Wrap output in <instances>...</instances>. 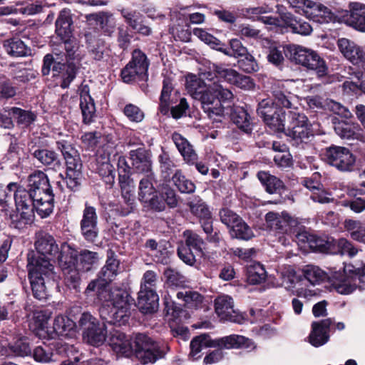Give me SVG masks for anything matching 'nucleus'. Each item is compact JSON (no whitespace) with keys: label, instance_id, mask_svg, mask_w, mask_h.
Instances as JSON below:
<instances>
[{"label":"nucleus","instance_id":"864d4df0","mask_svg":"<svg viewBox=\"0 0 365 365\" xmlns=\"http://www.w3.org/2000/svg\"><path fill=\"white\" fill-rule=\"evenodd\" d=\"M80 262L77 264L78 272L80 270L88 272L91 269L93 264L97 263L98 260V255L97 252L89 250L81 251L79 257Z\"/></svg>","mask_w":365,"mask_h":365},{"label":"nucleus","instance_id":"a211bd4d","mask_svg":"<svg viewBox=\"0 0 365 365\" xmlns=\"http://www.w3.org/2000/svg\"><path fill=\"white\" fill-rule=\"evenodd\" d=\"M278 13L282 22V26L291 32L302 36H307L312 33V28L309 23L295 15L292 11H288L284 9H279Z\"/></svg>","mask_w":365,"mask_h":365},{"label":"nucleus","instance_id":"052dcab7","mask_svg":"<svg viewBox=\"0 0 365 365\" xmlns=\"http://www.w3.org/2000/svg\"><path fill=\"white\" fill-rule=\"evenodd\" d=\"M225 48L227 51L226 54L228 56H234L235 58H240L248 53L247 47L244 46L242 41L238 38H232L229 41V46L225 43Z\"/></svg>","mask_w":365,"mask_h":365},{"label":"nucleus","instance_id":"0e129e2a","mask_svg":"<svg viewBox=\"0 0 365 365\" xmlns=\"http://www.w3.org/2000/svg\"><path fill=\"white\" fill-rule=\"evenodd\" d=\"M12 76L14 80L22 83H26L35 78L34 74L30 70L24 68L21 64L14 66Z\"/></svg>","mask_w":365,"mask_h":365},{"label":"nucleus","instance_id":"5701e85b","mask_svg":"<svg viewBox=\"0 0 365 365\" xmlns=\"http://www.w3.org/2000/svg\"><path fill=\"white\" fill-rule=\"evenodd\" d=\"M29 153L39 163L54 170L62 167L58 154L52 150L43 147L32 145L29 148Z\"/></svg>","mask_w":365,"mask_h":365},{"label":"nucleus","instance_id":"13d9d810","mask_svg":"<svg viewBox=\"0 0 365 365\" xmlns=\"http://www.w3.org/2000/svg\"><path fill=\"white\" fill-rule=\"evenodd\" d=\"M327 8L321 4L309 0L307 4L304 15L314 21H319V17L322 16V13L325 14Z\"/></svg>","mask_w":365,"mask_h":365},{"label":"nucleus","instance_id":"4d7b16f0","mask_svg":"<svg viewBox=\"0 0 365 365\" xmlns=\"http://www.w3.org/2000/svg\"><path fill=\"white\" fill-rule=\"evenodd\" d=\"M266 279V271L260 264L247 269V282L251 284H259Z\"/></svg>","mask_w":365,"mask_h":365},{"label":"nucleus","instance_id":"aec40b11","mask_svg":"<svg viewBox=\"0 0 365 365\" xmlns=\"http://www.w3.org/2000/svg\"><path fill=\"white\" fill-rule=\"evenodd\" d=\"M64 159L66 165L65 181L71 190H76L81 185L82 164L76 152L66 155Z\"/></svg>","mask_w":365,"mask_h":365},{"label":"nucleus","instance_id":"58836bf2","mask_svg":"<svg viewBox=\"0 0 365 365\" xmlns=\"http://www.w3.org/2000/svg\"><path fill=\"white\" fill-rule=\"evenodd\" d=\"M334 238L328 235H317L314 234L310 245V249L315 252L324 254H331L335 252V247H332Z\"/></svg>","mask_w":365,"mask_h":365},{"label":"nucleus","instance_id":"8fccbe9b","mask_svg":"<svg viewBox=\"0 0 365 365\" xmlns=\"http://www.w3.org/2000/svg\"><path fill=\"white\" fill-rule=\"evenodd\" d=\"M303 274L305 279L312 284L324 282L328 278V275L324 271L314 265L306 266L303 269Z\"/></svg>","mask_w":365,"mask_h":365},{"label":"nucleus","instance_id":"4468645a","mask_svg":"<svg viewBox=\"0 0 365 365\" xmlns=\"http://www.w3.org/2000/svg\"><path fill=\"white\" fill-rule=\"evenodd\" d=\"M100 323L95 317L89 313L82 314L79 319V325L83 329V340L93 346L103 344L106 338V326L108 323L103 320Z\"/></svg>","mask_w":365,"mask_h":365},{"label":"nucleus","instance_id":"37998d69","mask_svg":"<svg viewBox=\"0 0 365 365\" xmlns=\"http://www.w3.org/2000/svg\"><path fill=\"white\" fill-rule=\"evenodd\" d=\"M154 181V173L147 174L140 180L138 191V198L140 201L147 200L149 196L157 192L153 185Z\"/></svg>","mask_w":365,"mask_h":365},{"label":"nucleus","instance_id":"4be33fe9","mask_svg":"<svg viewBox=\"0 0 365 365\" xmlns=\"http://www.w3.org/2000/svg\"><path fill=\"white\" fill-rule=\"evenodd\" d=\"M333 323L334 321L331 318L313 322L308 336L310 344L314 347H319L327 344L330 338V327Z\"/></svg>","mask_w":365,"mask_h":365},{"label":"nucleus","instance_id":"6e6552de","mask_svg":"<svg viewBox=\"0 0 365 365\" xmlns=\"http://www.w3.org/2000/svg\"><path fill=\"white\" fill-rule=\"evenodd\" d=\"M288 118V124L281 133H284L292 146L307 148L314 138L312 125L307 116L304 113L290 112Z\"/></svg>","mask_w":365,"mask_h":365},{"label":"nucleus","instance_id":"a18cd8bd","mask_svg":"<svg viewBox=\"0 0 365 365\" xmlns=\"http://www.w3.org/2000/svg\"><path fill=\"white\" fill-rule=\"evenodd\" d=\"M8 112L16 120L19 125L24 127L29 126L36 118V115L33 112L17 107L9 108Z\"/></svg>","mask_w":365,"mask_h":365},{"label":"nucleus","instance_id":"3c124183","mask_svg":"<svg viewBox=\"0 0 365 365\" xmlns=\"http://www.w3.org/2000/svg\"><path fill=\"white\" fill-rule=\"evenodd\" d=\"M354 77L357 79V82L346 81L343 83V87L345 90L357 94L359 92H362L365 94V70H357L353 73Z\"/></svg>","mask_w":365,"mask_h":365},{"label":"nucleus","instance_id":"7ed1b4c3","mask_svg":"<svg viewBox=\"0 0 365 365\" xmlns=\"http://www.w3.org/2000/svg\"><path fill=\"white\" fill-rule=\"evenodd\" d=\"M61 40L64 43L66 53H58L54 50L53 54H46L43 58L41 71L43 76H47L52 66L53 76L62 74L61 86L66 88L76 76L78 66L73 61H81L83 56L80 51V43L78 40L71 37Z\"/></svg>","mask_w":365,"mask_h":365},{"label":"nucleus","instance_id":"473e14b6","mask_svg":"<svg viewBox=\"0 0 365 365\" xmlns=\"http://www.w3.org/2000/svg\"><path fill=\"white\" fill-rule=\"evenodd\" d=\"M89 92V87L87 85H82L81 86L80 107L83 118V122L85 123H91L96 113L94 101L91 96Z\"/></svg>","mask_w":365,"mask_h":365},{"label":"nucleus","instance_id":"6ab92c4d","mask_svg":"<svg viewBox=\"0 0 365 365\" xmlns=\"http://www.w3.org/2000/svg\"><path fill=\"white\" fill-rule=\"evenodd\" d=\"M337 46L344 56L352 64L359 67H365V49L353 41L346 38H339Z\"/></svg>","mask_w":365,"mask_h":365},{"label":"nucleus","instance_id":"69168bd1","mask_svg":"<svg viewBox=\"0 0 365 365\" xmlns=\"http://www.w3.org/2000/svg\"><path fill=\"white\" fill-rule=\"evenodd\" d=\"M159 282V277L153 270L146 271L140 282V289H155Z\"/></svg>","mask_w":365,"mask_h":365},{"label":"nucleus","instance_id":"412c9836","mask_svg":"<svg viewBox=\"0 0 365 365\" xmlns=\"http://www.w3.org/2000/svg\"><path fill=\"white\" fill-rule=\"evenodd\" d=\"M349 9L343 13L342 21L354 29L365 32V4L351 2Z\"/></svg>","mask_w":365,"mask_h":365},{"label":"nucleus","instance_id":"dca6fc26","mask_svg":"<svg viewBox=\"0 0 365 365\" xmlns=\"http://www.w3.org/2000/svg\"><path fill=\"white\" fill-rule=\"evenodd\" d=\"M227 115L230 120L243 133L251 135L253 130L252 118L248 109L243 106L232 105L223 108L221 116Z\"/></svg>","mask_w":365,"mask_h":365},{"label":"nucleus","instance_id":"c85d7f7f","mask_svg":"<svg viewBox=\"0 0 365 365\" xmlns=\"http://www.w3.org/2000/svg\"><path fill=\"white\" fill-rule=\"evenodd\" d=\"M238 73L235 69L227 68L222 65L213 63L209 66L207 71L202 73V76L210 82L217 78L218 81L223 80L232 84Z\"/></svg>","mask_w":365,"mask_h":365},{"label":"nucleus","instance_id":"09e8293b","mask_svg":"<svg viewBox=\"0 0 365 365\" xmlns=\"http://www.w3.org/2000/svg\"><path fill=\"white\" fill-rule=\"evenodd\" d=\"M173 89L172 80L169 78H165L163 82L159 105V110L163 115H167L169 113V100Z\"/></svg>","mask_w":365,"mask_h":365},{"label":"nucleus","instance_id":"ea45409f","mask_svg":"<svg viewBox=\"0 0 365 365\" xmlns=\"http://www.w3.org/2000/svg\"><path fill=\"white\" fill-rule=\"evenodd\" d=\"M85 38L88 53L91 57L96 61L102 60L106 51L104 41L100 38H96L91 33H86Z\"/></svg>","mask_w":365,"mask_h":365},{"label":"nucleus","instance_id":"1a4fd4ad","mask_svg":"<svg viewBox=\"0 0 365 365\" xmlns=\"http://www.w3.org/2000/svg\"><path fill=\"white\" fill-rule=\"evenodd\" d=\"M184 202L200 223L201 227L207 235V240L211 243H219L220 232L214 231L212 214L206 202L198 195L184 198Z\"/></svg>","mask_w":365,"mask_h":365},{"label":"nucleus","instance_id":"79ce46f5","mask_svg":"<svg viewBox=\"0 0 365 365\" xmlns=\"http://www.w3.org/2000/svg\"><path fill=\"white\" fill-rule=\"evenodd\" d=\"M193 34L198 37L202 41L210 46L211 48L220 51L224 54H227V48H225V43L221 42L213 35L207 32L205 30L200 28H195L193 29Z\"/></svg>","mask_w":365,"mask_h":365},{"label":"nucleus","instance_id":"4c0bfd02","mask_svg":"<svg viewBox=\"0 0 365 365\" xmlns=\"http://www.w3.org/2000/svg\"><path fill=\"white\" fill-rule=\"evenodd\" d=\"M118 180L124 202L128 206H132L135 201L134 190L135 185L133 180L127 174H120Z\"/></svg>","mask_w":365,"mask_h":365},{"label":"nucleus","instance_id":"a19ab883","mask_svg":"<svg viewBox=\"0 0 365 365\" xmlns=\"http://www.w3.org/2000/svg\"><path fill=\"white\" fill-rule=\"evenodd\" d=\"M75 324L67 316L58 315L53 322V332L59 336H68L73 332Z\"/></svg>","mask_w":365,"mask_h":365},{"label":"nucleus","instance_id":"2eb2a0df","mask_svg":"<svg viewBox=\"0 0 365 365\" xmlns=\"http://www.w3.org/2000/svg\"><path fill=\"white\" fill-rule=\"evenodd\" d=\"M148 66L146 56L141 51L135 50L131 61L121 71L123 81L126 83L137 80L146 81L148 78Z\"/></svg>","mask_w":365,"mask_h":365},{"label":"nucleus","instance_id":"6e6d98bb","mask_svg":"<svg viewBox=\"0 0 365 365\" xmlns=\"http://www.w3.org/2000/svg\"><path fill=\"white\" fill-rule=\"evenodd\" d=\"M332 247H335V252H331V255L347 254L350 257H353L356 255L358 250L354 247L351 242L345 238H340L338 240L334 239Z\"/></svg>","mask_w":365,"mask_h":365},{"label":"nucleus","instance_id":"f257e3e1","mask_svg":"<svg viewBox=\"0 0 365 365\" xmlns=\"http://www.w3.org/2000/svg\"><path fill=\"white\" fill-rule=\"evenodd\" d=\"M28 189L17 184L16 211L11 215V225L17 230H24L34 218V209L42 217H48L53 210L54 199L47 175L36 170L28 177Z\"/></svg>","mask_w":365,"mask_h":365},{"label":"nucleus","instance_id":"39448f33","mask_svg":"<svg viewBox=\"0 0 365 365\" xmlns=\"http://www.w3.org/2000/svg\"><path fill=\"white\" fill-rule=\"evenodd\" d=\"M98 299L103 303L110 302L112 305L110 308L108 304L100 307L99 313L102 320L119 326L128 321L134 299L126 290L118 287L102 289L98 291Z\"/></svg>","mask_w":365,"mask_h":365},{"label":"nucleus","instance_id":"7c9ffc66","mask_svg":"<svg viewBox=\"0 0 365 365\" xmlns=\"http://www.w3.org/2000/svg\"><path fill=\"white\" fill-rule=\"evenodd\" d=\"M159 297L155 289H140L138 297V306L143 313H153L157 311Z\"/></svg>","mask_w":365,"mask_h":365},{"label":"nucleus","instance_id":"bf43d9fd","mask_svg":"<svg viewBox=\"0 0 365 365\" xmlns=\"http://www.w3.org/2000/svg\"><path fill=\"white\" fill-rule=\"evenodd\" d=\"M9 348L18 356H28L31 353L27 339L25 337L19 338L15 341L9 343Z\"/></svg>","mask_w":365,"mask_h":365},{"label":"nucleus","instance_id":"72a5a7b5","mask_svg":"<svg viewBox=\"0 0 365 365\" xmlns=\"http://www.w3.org/2000/svg\"><path fill=\"white\" fill-rule=\"evenodd\" d=\"M205 297L196 291L189 290L184 292V319L190 318L194 311L204 307Z\"/></svg>","mask_w":365,"mask_h":365},{"label":"nucleus","instance_id":"49530a36","mask_svg":"<svg viewBox=\"0 0 365 365\" xmlns=\"http://www.w3.org/2000/svg\"><path fill=\"white\" fill-rule=\"evenodd\" d=\"M272 102L274 106L286 108H291L292 106L293 95L286 89L274 88L272 91Z\"/></svg>","mask_w":365,"mask_h":365},{"label":"nucleus","instance_id":"f8f14e48","mask_svg":"<svg viewBox=\"0 0 365 365\" xmlns=\"http://www.w3.org/2000/svg\"><path fill=\"white\" fill-rule=\"evenodd\" d=\"M322 160L339 171H351L356 163V156L346 147L331 144L321 150Z\"/></svg>","mask_w":365,"mask_h":365},{"label":"nucleus","instance_id":"338daca9","mask_svg":"<svg viewBox=\"0 0 365 365\" xmlns=\"http://www.w3.org/2000/svg\"><path fill=\"white\" fill-rule=\"evenodd\" d=\"M33 356L38 362L48 363L52 361L53 353L48 346L43 344V346H38L34 349Z\"/></svg>","mask_w":365,"mask_h":365},{"label":"nucleus","instance_id":"ddd939ff","mask_svg":"<svg viewBox=\"0 0 365 365\" xmlns=\"http://www.w3.org/2000/svg\"><path fill=\"white\" fill-rule=\"evenodd\" d=\"M258 116L273 132L280 133L284 130L286 113L282 108L274 106L272 99H263L257 108Z\"/></svg>","mask_w":365,"mask_h":365},{"label":"nucleus","instance_id":"a878e982","mask_svg":"<svg viewBox=\"0 0 365 365\" xmlns=\"http://www.w3.org/2000/svg\"><path fill=\"white\" fill-rule=\"evenodd\" d=\"M130 158L133 169L137 173L145 175L153 173L152 171V160L150 153L144 148L130 150Z\"/></svg>","mask_w":365,"mask_h":365},{"label":"nucleus","instance_id":"0eeeda50","mask_svg":"<svg viewBox=\"0 0 365 365\" xmlns=\"http://www.w3.org/2000/svg\"><path fill=\"white\" fill-rule=\"evenodd\" d=\"M28 277L34 297L38 300L48 297L46 284L54 277V267L48 259L36 256L34 251L27 255Z\"/></svg>","mask_w":365,"mask_h":365},{"label":"nucleus","instance_id":"9b49d317","mask_svg":"<svg viewBox=\"0 0 365 365\" xmlns=\"http://www.w3.org/2000/svg\"><path fill=\"white\" fill-rule=\"evenodd\" d=\"M78 252L67 243L61 245L58 264L64 275L66 285L77 289L80 284V274L77 268Z\"/></svg>","mask_w":365,"mask_h":365},{"label":"nucleus","instance_id":"603ef678","mask_svg":"<svg viewBox=\"0 0 365 365\" xmlns=\"http://www.w3.org/2000/svg\"><path fill=\"white\" fill-rule=\"evenodd\" d=\"M350 195L354 199L346 201V205L349 206L351 210L359 213L365 210V191L360 189H355L350 191Z\"/></svg>","mask_w":365,"mask_h":365},{"label":"nucleus","instance_id":"bb28decb","mask_svg":"<svg viewBox=\"0 0 365 365\" xmlns=\"http://www.w3.org/2000/svg\"><path fill=\"white\" fill-rule=\"evenodd\" d=\"M35 247L37 251V253L34 252L36 256L45 258L49 262V257L56 255L59 250L54 238L47 233H40L37 235Z\"/></svg>","mask_w":365,"mask_h":365},{"label":"nucleus","instance_id":"c756f323","mask_svg":"<svg viewBox=\"0 0 365 365\" xmlns=\"http://www.w3.org/2000/svg\"><path fill=\"white\" fill-rule=\"evenodd\" d=\"M73 19L71 10L63 9L60 11L55 22V32L61 38L72 37L73 34Z\"/></svg>","mask_w":365,"mask_h":365},{"label":"nucleus","instance_id":"cd10ccee","mask_svg":"<svg viewBox=\"0 0 365 365\" xmlns=\"http://www.w3.org/2000/svg\"><path fill=\"white\" fill-rule=\"evenodd\" d=\"M257 177L265 191L269 194L282 195L287 190L284 182L268 171L260 170L257 173Z\"/></svg>","mask_w":365,"mask_h":365},{"label":"nucleus","instance_id":"9d476101","mask_svg":"<svg viewBox=\"0 0 365 365\" xmlns=\"http://www.w3.org/2000/svg\"><path fill=\"white\" fill-rule=\"evenodd\" d=\"M287 53L288 58L292 61L314 70L319 77H324L327 74L328 68L326 63L316 51L300 46L289 44Z\"/></svg>","mask_w":365,"mask_h":365},{"label":"nucleus","instance_id":"de8ad7c7","mask_svg":"<svg viewBox=\"0 0 365 365\" xmlns=\"http://www.w3.org/2000/svg\"><path fill=\"white\" fill-rule=\"evenodd\" d=\"M184 238H185V245L188 251L193 250L197 256L202 254V245L204 242L202 239L191 230L184 231Z\"/></svg>","mask_w":365,"mask_h":365},{"label":"nucleus","instance_id":"f03ea898","mask_svg":"<svg viewBox=\"0 0 365 365\" xmlns=\"http://www.w3.org/2000/svg\"><path fill=\"white\" fill-rule=\"evenodd\" d=\"M205 81L207 79L202 73L200 78L194 74H187L185 76V88L192 98L200 102L202 108L210 118L221 121L217 117H221L223 114L225 107L223 104L233 98V93L214 81Z\"/></svg>","mask_w":365,"mask_h":365},{"label":"nucleus","instance_id":"f704fd0d","mask_svg":"<svg viewBox=\"0 0 365 365\" xmlns=\"http://www.w3.org/2000/svg\"><path fill=\"white\" fill-rule=\"evenodd\" d=\"M96 165L98 173L106 179V182H113L115 178V169L110 163L109 154L103 150H98L96 154Z\"/></svg>","mask_w":365,"mask_h":365},{"label":"nucleus","instance_id":"b1692460","mask_svg":"<svg viewBox=\"0 0 365 365\" xmlns=\"http://www.w3.org/2000/svg\"><path fill=\"white\" fill-rule=\"evenodd\" d=\"M262 47L267 49V59L269 63L275 66H280L284 61V56L288 58V45H282L268 38H263Z\"/></svg>","mask_w":365,"mask_h":365},{"label":"nucleus","instance_id":"774afa93","mask_svg":"<svg viewBox=\"0 0 365 365\" xmlns=\"http://www.w3.org/2000/svg\"><path fill=\"white\" fill-rule=\"evenodd\" d=\"M142 202L144 204V207L156 212H160L165 207L164 200H163L161 197H159L157 192L149 196L147 200H143Z\"/></svg>","mask_w":365,"mask_h":365},{"label":"nucleus","instance_id":"2f4dec72","mask_svg":"<svg viewBox=\"0 0 365 365\" xmlns=\"http://www.w3.org/2000/svg\"><path fill=\"white\" fill-rule=\"evenodd\" d=\"M120 261L112 250L108 252L106 264L98 273V278L105 283H110L119 274Z\"/></svg>","mask_w":365,"mask_h":365},{"label":"nucleus","instance_id":"5fc2aeb1","mask_svg":"<svg viewBox=\"0 0 365 365\" xmlns=\"http://www.w3.org/2000/svg\"><path fill=\"white\" fill-rule=\"evenodd\" d=\"M239 68L246 73H252L259 71V64L255 58L249 52L239 58Z\"/></svg>","mask_w":365,"mask_h":365},{"label":"nucleus","instance_id":"c9c22d12","mask_svg":"<svg viewBox=\"0 0 365 365\" xmlns=\"http://www.w3.org/2000/svg\"><path fill=\"white\" fill-rule=\"evenodd\" d=\"M121 14L132 29L145 36L150 34L151 29L142 24L143 16L140 12L135 10L123 9Z\"/></svg>","mask_w":365,"mask_h":365},{"label":"nucleus","instance_id":"20e7f679","mask_svg":"<svg viewBox=\"0 0 365 365\" xmlns=\"http://www.w3.org/2000/svg\"><path fill=\"white\" fill-rule=\"evenodd\" d=\"M109 344L117 355L128 357L135 353L143 364L153 363L164 356L158 344L144 334H137L133 344L123 332L113 330Z\"/></svg>","mask_w":365,"mask_h":365},{"label":"nucleus","instance_id":"e433bc0d","mask_svg":"<svg viewBox=\"0 0 365 365\" xmlns=\"http://www.w3.org/2000/svg\"><path fill=\"white\" fill-rule=\"evenodd\" d=\"M4 47L6 53L13 57H24L31 53L30 48L19 37L5 40Z\"/></svg>","mask_w":365,"mask_h":365},{"label":"nucleus","instance_id":"680f3d73","mask_svg":"<svg viewBox=\"0 0 365 365\" xmlns=\"http://www.w3.org/2000/svg\"><path fill=\"white\" fill-rule=\"evenodd\" d=\"M16 192H17L16 182H10L6 186L0 183V205H6L12 195H14L16 201Z\"/></svg>","mask_w":365,"mask_h":365},{"label":"nucleus","instance_id":"393cba45","mask_svg":"<svg viewBox=\"0 0 365 365\" xmlns=\"http://www.w3.org/2000/svg\"><path fill=\"white\" fill-rule=\"evenodd\" d=\"M215 311L222 320L240 323L242 317L234 315L233 299L228 295H220L214 302Z\"/></svg>","mask_w":365,"mask_h":365},{"label":"nucleus","instance_id":"423d86ee","mask_svg":"<svg viewBox=\"0 0 365 365\" xmlns=\"http://www.w3.org/2000/svg\"><path fill=\"white\" fill-rule=\"evenodd\" d=\"M189 357L192 361L200 358L199 354L203 347H220L226 349H245L250 352L257 348L255 341L248 337L239 334H230L219 339H212L208 334H202L194 337L190 344Z\"/></svg>","mask_w":365,"mask_h":365},{"label":"nucleus","instance_id":"f3484780","mask_svg":"<svg viewBox=\"0 0 365 365\" xmlns=\"http://www.w3.org/2000/svg\"><path fill=\"white\" fill-rule=\"evenodd\" d=\"M80 228L84 239L88 242H94L98 237V215L96 209L88 202L85 203Z\"/></svg>","mask_w":365,"mask_h":365},{"label":"nucleus","instance_id":"c03bdc74","mask_svg":"<svg viewBox=\"0 0 365 365\" xmlns=\"http://www.w3.org/2000/svg\"><path fill=\"white\" fill-rule=\"evenodd\" d=\"M229 235L232 239L248 241L255 237L252 228L242 220L235 227L229 230Z\"/></svg>","mask_w":365,"mask_h":365},{"label":"nucleus","instance_id":"e2e57ef3","mask_svg":"<svg viewBox=\"0 0 365 365\" xmlns=\"http://www.w3.org/2000/svg\"><path fill=\"white\" fill-rule=\"evenodd\" d=\"M181 313L182 309L180 307L174 306L169 322L170 328L178 336L182 335Z\"/></svg>","mask_w":365,"mask_h":365}]
</instances>
